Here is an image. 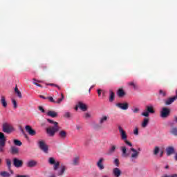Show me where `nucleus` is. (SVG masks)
Masks as SVG:
<instances>
[{
  "mask_svg": "<svg viewBox=\"0 0 177 177\" xmlns=\"http://www.w3.org/2000/svg\"><path fill=\"white\" fill-rule=\"evenodd\" d=\"M73 165L77 166L80 165V156H75L73 159Z\"/></svg>",
  "mask_w": 177,
  "mask_h": 177,
  "instance_id": "19",
  "label": "nucleus"
},
{
  "mask_svg": "<svg viewBox=\"0 0 177 177\" xmlns=\"http://www.w3.org/2000/svg\"><path fill=\"white\" fill-rule=\"evenodd\" d=\"M176 100V97H173L171 98H169L165 101L166 106H169V104H172Z\"/></svg>",
  "mask_w": 177,
  "mask_h": 177,
  "instance_id": "21",
  "label": "nucleus"
},
{
  "mask_svg": "<svg viewBox=\"0 0 177 177\" xmlns=\"http://www.w3.org/2000/svg\"><path fill=\"white\" fill-rule=\"evenodd\" d=\"M104 161V158H100L99 160L97 162L96 165L100 171L103 170V169L104 168V165H103Z\"/></svg>",
  "mask_w": 177,
  "mask_h": 177,
  "instance_id": "16",
  "label": "nucleus"
},
{
  "mask_svg": "<svg viewBox=\"0 0 177 177\" xmlns=\"http://www.w3.org/2000/svg\"><path fill=\"white\" fill-rule=\"evenodd\" d=\"M33 81H36L37 82H41V81L37 80H35V79H33Z\"/></svg>",
  "mask_w": 177,
  "mask_h": 177,
  "instance_id": "60",
  "label": "nucleus"
},
{
  "mask_svg": "<svg viewBox=\"0 0 177 177\" xmlns=\"http://www.w3.org/2000/svg\"><path fill=\"white\" fill-rule=\"evenodd\" d=\"M123 140H124L125 145H127V146H129L130 147H132V143L131 142L128 141L127 139Z\"/></svg>",
  "mask_w": 177,
  "mask_h": 177,
  "instance_id": "41",
  "label": "nucleus"
},
{
  "mask_svg": "<svg viewBox=\"0 0 177 177\" xmlns=\"http://www.w3.org/2000/svg\"><path fill=\"white\" fill-rule=\"evenodd\" d=\"M48 122L52 124L53 127H48L46 131L48 136H55L56 132H58V136L60 139H66L67 138V131L65 130H60V127H59V123L55 122L50 119H47Z\"/></svg>",
  "mask_w": 177,
  "mask_h": 177,
  "instance_id": "1",
  "label": "nucleus"
},
{
  "mask_svg": "<svg viewBox=\"0 0 177 177\" xmlns=\"http://www.w3.org/2000/svg\"><path fill=\"white\" fill-rule=\"evenodd\" d=\"M20 131L21 132V133L23 135H24L26 136V138H27V134H26V132L24 131V129H23L22 128L20 129Z\"/></svg>",
  "mask_w": 177,
  "mask_h": 177,
  "instance_id": "48",
  "label": "nucleus"
},
{
  "mask_svg": "<svg viewBox=\"0 0 177 177\" xmlns=\"http://www.w3.org/2000/svg\"><path fill=\"white\" fill-rule=\"evenodd\" d=\"M156 113V111L154 110V106L151 104L147 105L146 106V111H144L141 113V115L143 117H149L150 114H154Z\"/></svg>",
  "mask_w": 177,
  "mask_h": 177,
  "instance_id": "2",
  "label": "nucleus"
},
{
  "mask_svg": "<svg viewBox=\"0 0 177 177\" xmlns=\"http://www.w3.org/2000/svg\"><path fill=\"white\" fill-rule=\"evenodd\" d=\"M84 117L86 118V120L92 118V114H91V113H84Z\"/></svg>",
  "mask_w": 177,
  "mask_h": 177,
  "instance_id": "38",
  "label": "nucleus"
},
{
  "mask_svg": "<svg viewBox=\"0 0 177 177\" xmlns=\"http://www.w3.org/2000/svg\"><path fill=\"white\" fill-rule=\"evenodd\" d=\"M2 162V160L1 159H0V164Z\"/></svg>",
  "mask_w": 177,
  "mask_h": 177,
  "instance_id": "64",
  "label": "nucleus"
},
{
  "mask_svg": "<svg viewBox=\"0 0 177 177\" xmlns=\"http://www.w3.org/2000/svg\"><path fill=\"white\" fill-rule=\"evenodd\" d=\"M6 145V138L5 137V134L0 132V153H3V151H4Z\"/></svg>",
  "mask_w": 177,
  "mask_h": 177,
  "instance_id": "3",
  "label": "nucleus"
},
{
  "mask_svg": "<svg viewBox=\"0 0 177 177\" xmlns=\"http://www.w3.org/2000/svg\"><path fill=\"white\" fill-rule=\"evenodd\" d=\"M115 150H117V146L111 145V147L108 150V156H111V154H114V153H115Z\"/></svg>",
  "mask_w": 177,
  "mask_h": 177,
  "instance_id": "17",
  "label": "nucleus"
},
{
  "mask_svg": "<svg viewBox=\"0 0 177 177\" xmlns=\"http://www.w3.org/2000/svg\"><path fill=\"white\" fill-rule=\"evenodd\" d=\"M171 114V109L169 108L163 107L160 111V117L161 118H168Z\"/></svg>",
  "mask_w": 177,
  "mask_h": 177,
  "instance_id": "4",
  "label": "nucleus"
},
{
  "mask_svg": "<svg viewBox=\"0 0 177 177\" xmlns=\"http://www.w3.org/2000/svg\"><path fill=\"white\" fill-rule=\"evenodd\" d=\"M33 84H34V85H36V86H39L40 88H42V85H41L35 82H34Z\"/></svg>",
  "mask_w": 177,
  "mask_h": 177,
  "instance_id": "50",
  "label": "nucleus"
},
{
  "mask_svg": "<svg viewBox=\"0 0 177 177\" xmlns=\"http://www.w3.org/2000/svg\"><path fill=\"white\" fill-rule=\"evenodd\" d=\"M170 133L174 136H177V127H172L170 130Z\"/></svg>",
  "mask_w": 177,
  "mask_h": 177,
  "instance_id": "31",
  "label": "nucleus"
},
{
  "mask_svg": "<svg viewBox=\"0 0 177 177\" xmlns=\"http://www.w3.org/2000/svg\"><path fill=\"white\" fill-rule=\"evenodd\" d=\"M38 146L39 149H41V150L45 153V154H48V153H49V147L48 145H46V143H45L44 141L39 140L38 142Z\"/></svg>",
  "mask_w": 177,
  "mask_h": 177,
  "instance_id": "5",
  "label": "nucleus"
},
{
  "mask_svg": "<svg viewBox=\"0 0 177 177\" xmlns=\"http://www.w3.org/2000/svg\"><path fill=\"white\" fill-rule=\"evenodd\" d=\"M14 145H15V146H21L23 143L19 140H14Z\"/></svg>",
  "mask_w": 177,
  "mask_h": 177,
  "instance_id": "37",
  "label": "nucleus"
},
{
  "mask_svg": "<svg viewBox=\"0 0 177 177\" xmlns=\"http://www.w3.org/2000/svg\"><path fill=\"white\" fill-rule=\"evenodd\" d=\"M25 129L26 132H28V135H30V136H35V135H37V131L32 129V128L30 125H26L25 127Z\"/></svg>",
  "mask_w": 177,
  "mask_h": 177,
  "instance_id": "9",
  "label": "nucleus"
},
{
  "mask_svg": "<svg viewBox=\"0 0 177 177\" xmlns=\"http://www.w3.org/2000/svg\"><path fill=\"white\" fill-rule=\"evenodd\" d=\"M15 92L18 96V97H19V99H21V97H23V95H21V92L19 90V88H17V86H16V87L15 88Z\"/></svg>",
  "mask_w": 177,
  "mask_h": 177,
  "instance_id": "29",
  "label": "nucleus"
},
{
  "mask_svg": "<svg viewBox=\"0 0 177 177\" xmlns=\"http://www.w3.org/2000/svg\"><path fill=\"white\" fill-rule=\"evenodd\" d=\"M116 167H119L120 166V161L118 160V159H115L114 161H113Z\"/></svg>",
  "mask_w": 177,
  "mask_h": 177,
  "instance_id": "45",
  "label": "nucleus"
},
{
  "mask_svg": "<svg viewBox=\"0 0 177 177\" xmlns=\"http://www.w3.org/2000/svg\"><path fill=\"white\" fill-rule=\"evenodd\" d=\"M161 177H177V174H171V175L164 174Z\"/></svg>",
  "mask_w": 177,
  "mask_h": 177,
  "instance_id": "44",
  "label": "nucleus"
},
{
  "mask_svg": "<svg viewBox=\"0 0 177 177\" xmlns=\"http://www.w3.org/2000/svg\"><path fill=\"white\" fill-rule=\"evenodd\" d=\"M12 104H13V107L15 109H17V102H16V100L15 99H12Z\"/></svg>",
  "mask_w": 177,
  "mask_h": 177,
  "instance_id": "43",
  "label": "nucleus"
},
{
  "mask_svg": "<svg viewBox=\"0 0 177 177\" xmlns=\"http://www.w3.org/2000/svg\"><path fill=\"white\" fill-rule=\"evenodd\" d=\"M149 121H150V119L149 118H144L141 124L142 128H146L147 125H149Z\"/></svg>",
  "mask_w": 177,
  "mask_h": 177,
  "instance_id": "18",
  "label": "nucleus"
},
{
  "mask_svg": "<svg viewBox=\"0 0 177 177\" xmlns=\"http://www.w3.org/2000/svg\"><path fill=\"white\" fill-rule=\"evenodd\" d=\"M78 107H80V106H78V105L76 106V107L75 108V109L76 111L78 110Z\"/></svg>",
  "mask_w": 177,
  "mask_h": 177,
  "instance_id": "61",
  "label": "nucleus"
},
{
  "mask_svg": "<svg viewBox=\"0 0 177 177\" xmlns=\"http://www.w3.org/2000/svg\"><path fill=\"white\" fill-rule=\"evenodd\" d=\"M158 153H160V147L158 146H156L153 148V155L157 156V154H158Z\"/></svg>",
  "mask_w": 177,
  "mask_h": 177,
  "instance_id": "35",
  "label": "nucleus"
},
{
  "mask_svg": "<svg viewBox=\"0 0 177 177\" xmlns=\"http://www.w3.org/2000/svg\"><path fill=\"white\" fill-rule=\"evenodd\" d=\"M174 120L176 122H177V117L176 116L174 117Z\"/></svg>",
  "mask_w": 177,
  "mask_h": 177,
  "instance_id": "59",
  "label": "nucleus"
},
{
  "mask_svg": "<svg viewBox=\"0 0 177 177\" xmlns=\"http://www.w3.org/2000/svg\"><path fill=\"white\" fill-rule=\"evenodd\" d=\"M109 93H110L109 102H113L115 94H114V92H113V91L111 90L109 91Z\"/></svg>",
  "mask_w": 177,
  "mask_h": 177,
  "instance_id": "30",
  "label": "nucleus"
},
{
  "mask_svg": "<svg viewBox=\"0 0 177 177\" xmlns=\"http://www.w3.org/2000/svg\"><path fill=\"white\" fill-rule=\"evenodd\" d=\"M48 99L50 100V102H52L53 103H56V101H55V100H53V97H48Z\"/></svg>",
  "mask_w": 177,
  "mask_h": 177,
  "instance_id": "47",
  "label": "nucleus"
},
{
  "mask_svg": "<svg viewBox=\"0 0 177 177\" xmlns=\"http://www.w3.org/2000/svg\"><path fill=\"white\" fill-rule=\"evenodd\" d=\"M165 169H168V168H169V166L166 165V166L165 167Z\"/></svg>",
  "mask_w": 177,
  "mask_h": 177,
  "instance_id": "58",
  "label": "nucleus"
},
{
  "mask_svg": "<svg viewBox=\"0 0 177 177\" xmlns=\"http://www.w3.org/2000/svg\"><path fill=\"white\" fill-rule=\"evenodd\" d=\"M64 172H66V166L62 165L57 173L58 176H62Z\"/></svg>",
  "mask_w": 177,
  "mask_h": 177,
  "instance_id": "24",
  "label": "nucleus"
},
{
  "mask_svg": "<svg viewBox=\"0 0 177 177\" xmlns=\"http://www.w3.org/2000/svg\"><path fill=\"white\" fill-rule=\"evenodd\" d=\"M0 102H1V105L3 106V107H7L8 106V102H6V98L5 97V96L1 95Z\"/></svg>",
  "mask_w": 177,
  "mask_h": 177,
  "instance_id": "25",
  "label": "nucleus"
},
{
  "mask_svg": "<svg viewBox=\"0 0 177 177\" xmlns=\"http://www.w3.org/2000/svg\"><path fill=\"white\" fill-rule=\"evenodd\" d=\"M166 154L167 156H172V154H175V147H174L173 146L167 147Z\"/></svg>",
  "mask_w": 177,
  "mask_h": 177,
  "instance_id": "12",
  "label": "nucleus"
},
{
  "mask_svg": "<svg viewBox=\"0 0 177 177\" xmlns=\"http://www.w3.org/2000/svg\"><path fill=\"white\" fill-rule=\"evenodd\" d=\"M116 107L120 109V110H127V109H129V104L127 102H119L116 104Z\"/></svg>",
  "mask_w": 177,
  "mask_h": 177,
  "instance_id": "10",
  "label": "nucleus"
},
{
  "mask_svg": "<svg viewBox=\"0 0 177 177\" xmlns=\"http://www.w3.org/2000/svg\"><path fill=\"white\" fill-rule=\"evenodd\" d=\"M46 114L48 117H52V118H56L57 117V112L55 111H49Z\"/></svg>",
  "mask_w": 177,
  "mask_h": 177,
  "instance_id": "26",
  "label": "nucleus"
},
{
  "mask_svg": "<svg viewBox=\"0 0 177 177\" xmlns=\"http://www.w3.org/2000/svg\"><path fill=\"white\" fill-rule=\"evenodd\" d=\"M132 111L134 114H138V113H139V111H140V109L138 107H136L133 109H132Z\"/></svg>",
  "mask_w": 177,
  "mask_h": 177,
  "instance_id": "40",
  "label": "nucleus"
},
{
  "mask_svg": "<svg viewBox=\"0 0 177 177\" xmlns=\"http://www.w3.org/2000/svg\"><path fill=\"white\" fill-rule=\"evenodd\" d=\"M174 160H175L176 161H177V153H176V154H175Z\"/></svg>",
  "mask_w": 177,
  "mask_h": 177,
  "instance_id": "56",
  "label": "nucleus"
},
{
  "mask_svg": "<svg viewBox=\"0 0 177 177\" xmlns=\"http://www.w3.org/2000/svg\"><path fill=\"white\" fill-rule=\"evenodd\" d=\"M1 176L3 177H10V174H9V172L8 171H1L0 173Z\"/></svg>",
  "mask_w": 177,
  "mask_h": 177,
  "instance_id": "34",
  "label": "nucleus"
},
{
  "mask_svg": "<svg viewBox=\"0 0 177 177\" xmlns=\"http://www.w3.org/2000/svg\"><path fill=\"white\" fill-rule=\"evenodd\" d=\"M130 150L131 151H132L130 156V160L133 162L136 161V160H138V158H139V154H140V152L135 149V148H131Z\"/></svg>",
  "mask_w": 177,
  "mask_h": 177,
  "instance_id": "6",
  "label": "nucleus"
},
{
  "mask_svg": "<svg viewBox=\"0 0 177 177\" xmlns=\"http://www.w3.org/2000/svg\"><path fill=\"white\" fill-rule=\"evenodd\" d=\"M49 177H56V176H55V174H53V175L50 176Z\"/></svg>",
  "mask_w": 177,
  "mask_h": 177,
  "instance_id": "62",
  "label": "nucleus"
},
{
  "mask_svg": "<svg viewBox=\"0 0 177 177\" xmlns=\"http://www.w3.org/2000/svg\"><path fill=\"white\" fill-rule=\"evenodd\" d=\"M133 133L135 136H138L139 135V127H135L133 129Z\"/></svg>",
  "mask_w": 177,
  "mask_h": 177,
  "instance_id": "32",
  "label": "nucleus"
},
{
  "mask_svg": "<svg viewBox=\"0 0 177 177\" xmlns=\"http://www.w3.org/2000/svg\"><path fill=\"white\" fill-rule=\"evenodd\" d=\"M10 153L11 154H19V148L16 146H12L10 147Z\"/></svg>",
  "mask_w": 177,
  "mask_h": 177,
  "instance_id": "22",
  "label": "nucleus"
},
{
  "mask_svg": "<svg viewBox=\"0 0 177 177\" xmlns=\"http://www.w3.org/2000/svg\"><path fill=\"white\" fill-rule=\"evenodd\" d=\"M122 174V171H121V169H120V168L115 167L113 169V175L115 177H120Z\"/></svg>",
  "mask_w": 177,
  "mask_h": 177,
  "instance_id": "15",
  "label": "nucleus"
},
{
  "mask_svg": "<svg viewBox=\"0 0 177 177\" xmlns=\"http://www.w3.org/2000/svg\"><path fill=\"white\" fill-rule=\"evenodd\" d=\"M163 154H164V151H161L160 153V157H162Z\"/></svg>",
  "mask_w": 177,
  "mask_h": 177,
  "instance_id": "55",
  "label": "nucleus"
},
{
  "mask_svg": "<svg viewBox=\"0 0 177 177\" xmlns=\"http://www.w3.org/2000/svg\"><path fill=\"white\" fill-rule=\"evenodd\" d=\"M122 151V157H128V153H127V147L122 146L120 147Z\"/></svg>",
  "mask_w": 177,
  "mask_h": 177,
  "instance_id": "27",
  "label": "nucleus"
},
{
  "mask_svg": "<svg viewBox=\"0 0 177 177\" xmlns=\"http://www.w3.org/2000/svg\"><path fill=\"white\" fill-rule=\"evenodd\" d=\"M107 120H109V117H107L106 115H102L101 118H100V120H99L100 125H103V124H104V122H106Z\"/></svg>",
  "mask_w": 177,
  "mask_h": 177,
  "instance_id": "20",
  "label": "nucleus"
},
{
  "mask_svg": "<svg viewBox=\"0 0 177 177\" xmlns=\"http://www.w3.org/2000/svg\"><path fill=\"white\" fill-rule=\"evenodd\" d=\"M97 93H98V96H100V95H102V90L98 89L97 90Z\"/></svg>",
  "mask_w": 177,
  "mask_h": 177,
  "instance_id": "53",
  "label": "nucleus"
},
{
  "mask_svg": "<svg viewBox=\"0 0 177 177\" xmlns=\"http://www.w3.org/2000/svg\"><path fill=\"white\" fill-rule=\"evenodd\" d=\"M81 128H82L81 126H79V125L76 126V129H77V131H80Z\"/></svg>",
  "mask_w": 177,
  "mask_h": 177,
  "instance_id": "54",
  "label": "nucleus"
},
{
  "mask_svg": "<svg viewBox=\"0 0 177 177\" xmlns=\"http://www.w3.org/2000/svg\"><path fill=\"white\" fill-rule=\"evenodd\" d=\"M39 110L41 111V113H45V110L42 106H39Z\"/></svg>",
  "mask_w": 177,
  "mask_h": 177,
  "instance_id": "49",
  "label": "nucleus"
},
{
  "mask_svg": "<svg viewBox=\"0 0 177 177\" xmlns=\"http://www.w3.org/2000/svg\"><path fill=\"white\" fill-rule=\"evenodd\" d=\"M142 151V149L138 148L137 151Z\"/></svg>",
  "mask_w": 177,
  "mask_h": 177,
  "instance_id": "63",
  "label": "nucleus"
},
{
  "mask_svg": "<svg viewBox=\"0 0 177 177\" xmlns=\"http://www.w3.org/2000/svg\"><path fill=\"white\" fill-rule=\"evenodd\" d=\"M78 107L82 109V111H86V110H88V108H86V105L81 102H79Z\"/></svg>",
  "mask_w": 177,
  "mask_h": 177,
  "instance_id": "23",
  "label": "nucleus"
},
{
  "mask_svg": "<svg viewBox=\"0 0 177 177\" xmlns=\"http://www.w3.org/2000/svg\"><path fill=\"white\" fill-rule=\"evenodd\" d=\"M62 97L58 99V100L56 102V103H57L58 104L62 103V102H63V99H64V95H63V94H61Z\"/></svg>",
  "mask_w": 177,
  "mask_h": 177,
  "instance_id": "42",
  "label": "nucleus"
},
{
  "mask_svg": "<svg viewBox=\"0 0 177 177\" xmlns=\"http://www.w3.org/2000/svg\"><path fill=\"white\" fill-rule=\"evenodd\" d=\"M38 165V162L34 160H30L26 162V167L28 168H34V167H37Z\"/></svg>",
  "mask_w": 177,
  "mask_h": 177,
  "instance_id": "14",
  "label": "nucleus"
},
{
  "mask_svg": "<svg viewBox=\"0 0 177 177\" xmlns=\"http://www.w3.org/2000/svg\"><path fill=\"white\" fill-rule=\"evenodd\" d=\"M13 165L15 166L16 168H20L23 167V160L15 158L13 159Z\"/></svg>",
  "mask_w": 177,
  "mask_h": 177,
  "instance_id": "11",
  "label": "nucleus"
},
{
  "mask_svg": "<svg viewBox=\"0 0 177 177\" xmlns=\"http://www.w3.org/2000/svg\"><path fill=\"white\" fill-rule=\"evenodd\" d=\"M64 117L65 118H70V117H71V113L66 111L64 113Z\"/></svg>",
  "mask_w": 177,
  "mask_h": 177,
  "instance_id": "39",
  "label": "nucleus"
},
{
  "mask_svg": "<svg viewBox=\"0 0 177 177\" xmlns=\"http://www.w3.org/2000/svg\"><path fill=\"white\" fill-rule=\"evenodd\" d=\"M48 164H50V165H54L53 169L54 171H57L59 168V165H60V162L56 160L55 158L50 157L48 158Z\"/></svg>",
  "mask_w": 177,
  "mask_h": 177,
  "instance_id": "7",
  "label": "nucleus"
},
{
  "mask_svg": "<svg viewBox=\"0 0 177 177\" xmlns=\"http://www.w3.org/2000/svg\"><path fill=\"white\" fill-rule=\"evenodd\" d=\"M48 85H50V86H56L57 88H59V86H57L55 84H48Z\"/></svg>",
  "mask_w": 177,
  "mask_h": 177,
  "instance_id": "52",
  "label": "nucleus"
},
{
  "mask_svg": "<svg viewBox=\"0 0 177 177\" xmlns=\"http://www.w3.org/2000/svg\"><path fill=\"white\" fill-rule=\"evenodd\" d=\"M6 162L8 169L10 170V168H12V161L10 159H6Z\"/></svg>",
  "mask_w": 177,
  "mask_h": 177,
  "instance_id": "33",
  "label": "nucleus"
},
{
  "mask_svg": "<svg viewBox=\"0 0 177 177\" xmlns=\"http://www.w3.org/2000/svg\"><path fill=\"white\" fill-rule=\"evenodd\" d=\"M40 97H41V99H46V97H44V95H40Z\"/></svg>",
  "mask_w": 177,
  "mask_h": 177,
  "instance_id": "57",
  "label": "nucleus"
},
{
  "mask_svg": "<svg viewBox=\"0 0 177 177\" xmlns=\"http://www.w3.org/2000/svg\"><path fill=\"white\" fill-rule=\"evenodd\" d=\"M118 96L119 97H124V96H125V91H124V90L122 88H120L118 91Z\"/></svg>",
  "mask_w": 177,
  "mask_h": 177,
  "instance_id": "28",
  "label": "nucleus"
},
{
  "mask_svg": "<svg viewBox=\"0 0 177 177\" xmlns=\"http://www.w3.org/2000/svg\"><path fill=\"white\" fill-rule=\"evenodd\" d=\"M16 177H30L28 175H17Z\"/></svg>",
  "mask_w": 177,
  "mask_h": 177,
  "instance_id": "51",
  "label": "nucleus"
},
{
  "mask_svg": "<svg viewBox=\"0 0 177 177\" xmlns=\"http://www.w3.org/2000/svg\"><path fill=\"white\" fill-rule=\"evenodd\" d=\"M3 132L10 133V132H12V127L7 123H4L3 124Z\"/></svg>",
  "mask_w": 177,
  "mask_h": 177,
  "instance_id": "13",
  "label": "nucleus"
},
{
  "mask_svg": "<svg viewBox=\"0 0 177 177\" xmlns=\"http://www.w3.org/2000/svg\"><path fill=\"white\" fill-rule=\"evenodd\" d=\"M127 85H129V86H133V89H136L138 88V86L133 82H128Z\"/></svg>",
  "mask_w": 177,
  "mask_h": 177,
  "instance_id": "36",
  "label": "nucleus"
},
{
  "mask_svg": "<svg viewBox=\"0 0 177 177\" xmlns=\"http://www.w3.org/2000/svg\"><path fill=\"white\" fill-rule=\"evenodd\" d=\"M118 131L119 133L120 134L121 140H127V139H128V135L127 134V131H125V130H124V129L121 127V126L118 127Z\"/></svg>",
  "mask_w": 177,
  "mask_h": 177,
  "instance_id": "8",
  "label": "nucleus"
},
{
  "mask_svg": "<svg viewBox=\"0 0 177 177\" xmlns=\"http://www.w3.org/2000/svg\"><path fill=\"white\" fill-rule=\"evenodd\" d=\"M159 93H160V95H162V96H166V95H167V93H165V91L162 90H160Z\"/></svg>",
  "mask_w": 177,
  "mask_h": 177,
  "instance_id": "46",
  "label": "nucleus"
}]
</instances>
